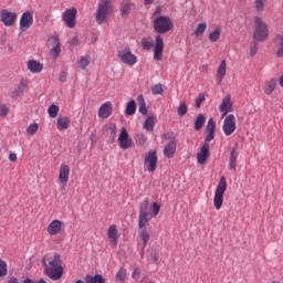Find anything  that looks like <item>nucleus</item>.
Listing matches in <instances>:
<instances>
[{"label":"nucleus","instance_id":"f257e3e1","mask_svg":"<svg viewBox=\"0 0 283 283\" xmlns=\"http://www.w3.org/2000/svg\"><path fill=\"white\" fill-rule=\"evenodd\" d=\"M43 263L44 271L50 280L56 281L63 277V273H65V270L63 268V261H61L60 254H48L46 256H44Z\"/></svg>","mask_w":283,"mask_h":283},{"label":"nucleus","instance_id":"f03ea898","mask_svg":"<svg viewBox=\"0 0 283 283\" xmlns=\"http://www.w3.org/2000/svg\"><path fill=\"white\" fill-rule=\"evenodd\" d=\"M206 132L208 133L205 138L206 143L202 144L197 154V163L199 165H207V160H209V156H211V153L209 151V143L216 138V120H213V118L208 120Z\"/></svg>","mask_w":283,"mask_h":283},{"label":"nucleus","instance_id":"7ed1b4c3","mask_svg":"<svg viewBox=\"0 0 283 283\" xmlns=\"http://www.w3.org/2000/svg\"><path fill=\"white\" fill-rule=\"evenodd\" d=\"M114 12L112 0H99L95 12V21L97 25H105L109 21V17Z\"/></svg>","mask_w":283,"mask_h":283},{"label":"nucleus","instance_id":"20e7f679","mask_svg":"<svg viewBox=\"0 0 283 283\" xmlns=\"http://www.w3.org/2000/svg\"><path fill=\"white\" fill-rule=\"evenodd\" d=\"M253 41L264 43L269 40V24L260 15L254 17V31L252 34Z\"/></svg>","mask_w":283,"mask_h":283},{"label":"nucleus","instance_id":"39448f33","mask_svg":"<svg viewBox=\"0 0 283 283\" xmlns=\"http://www.w3.org/2000/svg\"><path fill=\"white\" fill-rule=\"evenodd\" d=\"M153 28L157 34H167L174 30V21L168 15L157 17L153 20Z\"/></svg>","mask_w":283,"mask_h":283},{"label":"nucleus","instance_id":"423d86ee","mask_svg":"<svg viewBox=\"0 0 283 283\" xmlns=\"http://www.w3.org/2000/svg\"><path fill=\"white\" fill-rule=\"evenodd\" d=\"M227 191V177L222 176L219 180L217 189L214 191L213 205L217 211L222 209V205L224 202V192Z\"/></svg>","mask_w":283,"mask_h":283},{"label":"nucleus","instance_id":"0eeeda50","mask_svg":"<svg viewBox=\"0 0 283 283\" xmlns=\"http://www.w3.org/2000/svg\"><path fill=\"white\" fill-rule=\"evenodd\" d=\"M117 56L124 65H128V67H134L138 63V56L132 53V49L125 48L117 51Z\"/></svg>","mask_w":283,"mask_h":283},{"label":"nucleus","instance_id":"6e6552de","mask_svg":"<svg viewBox=\"0 0 283 283\" xmlns=\"http://www.w3.org/2000/svg\"><path fill=\"white\" fill-rule=\"evenodd\" d=\"M144 167L149 171V174H154L158 167V155L156 150H150L146 154L144 159Z\"/></svg>","mask_w":283,"mask_h":283},{"label":"nucleus","instance_id":"1a4fd4ad","mask_svg":"<svg viewBox=\"0 0 283 283\" xmlns=\"http://www.w3.org/2000/svg\"><path fill=\"white\" fill-rule=\"evenodd\" d=\"M235 129H238V126L235 125V115L230 114L226 116L222 125L224 136H231Z\"/></svg>","mask_w":283,"mask_h":283},{"label":"nucleus","instance_id":"9d476101","mask_svg":"<svg viewBox=\"0 0 283 283\" xmlns=\"http://www.w3.org/2000/svg\"><path fill=\"white\" fill-rule=\"evenodd\" d=\"M33 24H34V12L27 11L22 13L20 18L21 32H25L27 30H30V28H32Z\"/></svg>","mask_w":283,"mask_h":283},{"label":"nucleus","instance_id":"9b49d317","mask_svg":"<svg viewBox=\"0 0 283 283\" xmlns=\"http://www.w3.org/2000/svg\"><path fill=\"white\" fill-rule=\"evenodd\" d=\"M76 8H71L62 13V21L67 28H76Z\"/></svg>","mask_w":283,"mask_h":283},{"label":"nucleus","instance_id":"f8f14e48","mask_svg":"<svg viewBox=\"0 0 283 283\" xmlns=\"http://www.w3.org/2000/svg\"><path fill=\"white\" fill-rule=\"evenodd\" d=\"M165 50V40L161 35H156L155 38V46H154V59L155 61L163 60V52Z\"/></svg>","mask_w":283,"mask_h":283},{"label":"nucleus","instance_id":"ddd939ff","mask_svg":"<svg viewBox=\"0 0 283 283\" xmlns=\"http://www.w3.org/2000/svg\"><path fill=\"white\" fill-rule=\"evenodd\" d=\"M118 143L120 149H129L134 142L129 138V133H127V128L123 127L118 137Z\"/></svg>","mask_w":283,"mask_h":283},{"label":"nucleus","instance_id":"4468645a","mask_svg":"<svg viewBox=\"0 0 283 283\" xmlns=\"http://www.w3.org/2000/svg\"><path fill=\"white\" fill-rule=\"evenodd\" d=\"M1 21L7 28H12L17 22V12H10L6 9L1 11Z\"/></svg>","mask_w":283,"mask_h":283},{"label":"nucleus","instance_id":"2eb2a0df","mask_svg":"<svg viewBox=\"0 0 283 283\" xmlns=\"http://www.w3.org/2000/svg\"><path fill=\"white\" fill-rule=\"evenodd\" d=\"M57 180L60 185H67V182H70V166L67 164L60 166Z\"/></svg>","mask_w":283,"mask_h":283},{"label":"nucleus","instance_id":"dca6fc26","mask_svg":"<svg viewBox=\"0 0 283 283\" xmlns=\"http://www.w3.org/2000/svg\"><path fill=\"white\" fill-rule=\"evenodd\" d=\"M63 229V221L55 219L46 228L49 235H59Z\"/></svg>","mask_w":283,"mask_h":283},{"label":"nucleus","instance_id":"f3484780","mask_svg":"<svg viewBox=\"0 0 283 283\" xmlns=\"http://www.w3.org/2000/svg\"><path fill=\"white\" fill-rule=\"evenodd\" d=\"M233 109V104L231 103V96L227 95L222 102L221 105L219 106V112H221L222 118L229 114V112H232Z\"/></svg>","mask_w":283,"mask_h":283},{"label":"nucleus","instance_id":"a211bd4d","mask_svg":"<svg viewBox=\"0 0 283 283\" xmlns=\"http://www.w3.org/2000/svg\"><path fill=\"white\" fill-rule=\"evenodd\" d=\"M113 106L112 102H106L104 103L99 108H98V117L99 118H109L112 116L113 112Z\"/></svg>","mask_w":283,"mask_h":283},{"label":"nucleus","instance_id":"6ab92c4d","mask_svg":"<svg viewBox=\"0 0 283 283\" xmlns=\"http://www.w3.org/2000/svg\"><path fill=\"white\" fill-rule=\"evenodd\" d=\"M27 67L32 74H41V72H43V64L36 60H29L27 62Z\"/></svg>","mask_w":283,"mask_h":283},{"label":"nucleus","instance_id":"aec40b11","mask_svg":"<svg viewBox=\"0 0 283 283\" xmlns=\"http://www.w3.org/2000/svg\"><path fill=\"white\" fill-rule=\"evenodd\" d=\"M107 238L111 240L112 247H116V244H118V228L116 224L109 226Z\"/></svg>","mask_w":283,"mask_h":283},{"label":"nucleus","instance_id":"412c9836","mask_svg":"<svg viewBox=\"0 0 283 283\" xmlns=\"http://www.w3.org/2000/svg\"><path fill=\"white\" fill-rule=\"evenodd\" d=\"M227 76V60H222L219 67L217 69V83L222 84V78Z\"/></svg>","mask_w":283,"mask_h":283},{"label":"nucleus","instance_id":"4be33fe9","mask_svg":"<svg viewBox=\"0 0 283 283\" xmlns=\"http://www.w3.org/2000/svg\"><path fill=\"white\" fill-rule=\"evenodd\" d=\"M276 87H277L276 78H271V80L266 81L263 86L264 94H266V96H271V94H273V92H275Z\"/></svg>","mask_w":283,"mask_h":283},{"label":"nucleus","instance_id":"5701e85b","mask_svg":"<svg viewBox=\"0 0 283 283\" xmlns=\"http://www.w3.org/2000/svg\"><path fill=\"white\" fill-rule=\"evenodd\" d=\"M150 220H151V216H149V212H139V219H138L139 229L147 228V224H149Z\"/></svg>","mask_w":283,"mask_h":283},{"label":"nucleus","instance_id":"b1692460","mask_svg":"<svg viewBox=\"0 0 283 283\" xmlns=\"http://www.w3.org/2000/svg\"><path fill=\"white\" fill-rule=\"evenodd\" d=\"M238 167V151L235 148L231 149L230 158H229V169L231 171H235V168Z\"/></svg>","mask_w":283,"mask_h":283},{"label":"nucleus","instance_id":"393cba45","mask_svg":"<svg viewBox=\"0 0 283 283\" xmlns=\"http://www.w3.org/2000/svg\"><path fill=\"white\" fill-rule=\"evenodd\" d=\"M56 127L59 132H63L70 127V118L65 116L57 117Z\"/></svg>","mask_w":283,"mask_h":283},{"label":"nucleus","instance_id":"a878e982","mask_svg":"<svg viewBox=\"0 0 283 283\" xmlns=\"http://www.w3.org/2000/svg\"><path fill=\"white\" fill-rule=\"evenodd\" d=\"M139 238L143 241L144 249L147 248V242L151 239V234L149 233V230L147 228H139L138 230Z\"/></svg>","mask_w":283,"mask_h":283},{"label":"nucleus","instance_id":"bb28decb","mask_svg":"<svg viewBox=\"0 0 283 283\" xmlns=\"http://www.w3.org/2000/svg\"><path fill=\"white\" fill-rule=\"evenodd\" d=\"M135 4L132 3V1L126 0L122 3L120 7V14L122 17H127L129 14V12H132V10H134Z\"/></svg>","mask_w":283,"mask_h":283},{"label":"nucleus","instance_id":"cd10ccee","mask_svg":"<svg viewBox=\"0 0 283 283\" xmlns=\"http://www.w3.org/2000/svg\"><path fill=\"white\" fill-rule=\"evenodd\" d=\"M174 154H176V142H170L164 148V156L166 158H174Z\"/></svg>","mask_w":283,"mask_h":283},{"label":"nucleus","instance_id":"c85d7f7f","mask_svg":"<svg viewBox=\"0 0 283 283\" xmlns=\"http://www.w3.org/2000/svg\"><path fill=\"white\" fill-rule=\"evenodd\" d=\"M53 41H54V46L51 50V56H53V59H59L61 54V42H59V38H53Z\"/></svg>","mask_w":283,"mask_h":283},{"label":"nucleus","instance_id":"c756f323","mask_svg":"<svg viewBox=\"0 0 283 283\" xmlns=\"http://www.w3.org/2000/svg\"><path fill=\"white\" fill-rule=\"evenodd\" d=\"M92 57L90 55H84L77 61V67L80 70H86L90 66Z\"/></svg>","mask_w":283,"mask_h":283},{"label":"nucleus","instance_id":"7c9ffc66","mask_svg":"<svg viewBox=\"0 0 283 283\" xmlns=\"http://www.w3.org/2000/svg\"><path fill=\"white\" fill-rule=\"evenodd\" d=\"M155 125H156V117L148 116L144 123V129H146V132H154Z\"/></svg>","mask_w":283,"mask_h":283},{"label":"nucleus","instance_id":"2f4dec72","mask_svg":"<svg viewBox=\"0 0 283 283\" xmlns=\"http://www.w3.org/2000/svg\"><path fill=\"white\" fill-rule=\"evenodd\" d=\"M134 114H136V101L130 99L126 105L125 115L134 116Z\"/></svg>","mask_w":283,"mask_h":283},{"label":"nucleus","instance_id":"473e14b6","mask_svg":"<svg viewBox=\"0 0 283 283\" xmlns=\"http://www.w3.org/2000/svg\"><path fill=\"white\" fill-rule=\"evenodd\" d=\"M84 280L85 283H105V279L101 274H96L94 276L86 275Z\"/></svg>","mask_w":283,"mask_h":283},{"label":"nucleus","instance_id":"72a5a7b5","mask_svg":"<svg viewBox=\"0 0 283 283\" xmlns=\"http://www.w3.org/2000/svg\"><path fill=\"white\" fill-rule=\"evenodd\" d=\"M25 90H28V81L22 80L20 82V84L18 85L15 92L13 93V96H21V94H23V92H25Z\"/></svg>","mask_w":283,"mask_h":283},{"label":"nucleus","instance_id":"f704fd0d","mask_svg":"<svg viewBox=\"0 0 283 283\" xmlns=\"http://www.w3.org/2000/svg\"><path fill=\"white\" fill-rule=\"evenodd\" d=\"M137 103L139 105V114H147V104L145 103V97L143 95L137 96Z\"/></svg>","mask_w":283,"mask_h":283},{"label":"nucleus","instance_id":"c9c22d12","mask_svg":"<svg viewBox=\"0 0 283 283\" xmlns=\"http://www.w3.org/2000/svg\"><path fill=\"white\" fill-rule=\"evenodd\" d=\"M206 117L203 114H199L195 120V129L196 132H200L205 125Z\"/></svg>","mask_w":283,"mask_h":283},{"label":"nucleus","instance_id":"e433bc0d","mask_svg":"<svg viewBox=\"0 0 283 283\" xmlns=\"http://www.w3.org/2000/svg\"><path fill=\"white\" fill-rule=\"evenodd\" d=\"M268 0H254V10L255 12H264V8H266Z\"/></svg>","mask_w":283,"mask_h":283},{"label":"nucleus","instance_id":"4c0bfd02","mask_svg":"<svg viewBox=\"0 0 283 283\" xmlns=\"http://www.w3.org/2000/svg\"><path fill=\"white\" fill-rule=\"evenodd\" d=\"M205 32H207V24L206 22L199 23L197 25V28L195 29V35L198 36H202L205 34Z\"/></svg>","mask_w":283,"mask_h":283},{"label":"nucleus","instance_id":"58836bf2","mask_svg":"<svg viewBox=\"0 0 283 283\" xmlns=\"http://www.w3.org/2000/svg\"><path fill=\"white\" fill-rule=\"evenodd\" d=\"M127 277V270L125 268L119 269V271L115 275V280L117 282H124Z\"/></svg>","mask_w":283,"mask_h":283},{"label":"nucleus","instance_id":"ea45409f","mask_svg":"<svg viewBox=\"0 0 283 283\" xmlns=\"http://www.w3.org/2000/svg\"><path fill=\"white\" fill-rule=\"evenodd\" d=\"M59 106L52 104L49 108H48V114L50 116V118H56V116H59Z\"/></svg>","mask_w":283,"mask_h":283},{"label":"nucleus","instance_id":"a19ab883","mask_svg":"<svg viewBox=\"0 0 283 283\" xmlns=\"http://www.w3.org/2000/svg\"><path fill=\"white\" fill-rule=\"evenodd\" d=\"M6 275H8V264L0 259V277H6Z\"/></svg>","mask_w":283,"mask_h":283},{"label":"nucleus","instance_id":"79ce46f5","mask_svg":"<svg viewBox=\"0 0 283 283\" xmlns=\"http://www.w3.org/2000/svg\"><path fill=\"white\" fill-rule=\"evenodd\" d=\"M258 43H260V41H253V43L250 44V51H249V56H255V54H258Z\"/></svg>","mask_w":283,"mask_h":283},{"label":"nucleus","instance_id":"37998d69","mask_svg":"<svg viewBox=\"0 0 283 283\" xmlns=\"http://www.w3.org/2000/svg\"><path fill=\"white\" fill-rule=\"evenodd\" d=\"M149 211V199L146 198L140 205H139V213H147Z\"/></svg>","mask_w":283,"mask_h":283},{"label":"nucleus","instance_id":"c03bdc74","mask_svg":"<svg viewBox=\"0 0 283 283\" xmlns=\"http://www.w3.org/2000/svg\"><path fill=\"white\" fill-rule=\"evenodd\" d=\"M10 114V106L7 104H0V116L1 118H6Z\"/></svg>","mask_w":283,"mask_h":283},{"label":"nucleus","instance_id":"a18cd8bd","mask_svg":"<svg viewBox=\"0 0 283 283\" xmlns=\"http://www.w3.org/2000/svg\"><path fill=\"white\" fill-rule=\"evenodd\" d=\"M36 132H39V124H36V123L31 124L27 128V134H29V136H34V134H36Z\"/></svg>","mask_w":283,"mask_h":283},{"label":"nucleus","instance_id":"49530a36","mask_svg":"<svg viewBox=\"0 0 283 283\" xmlns=\"http://www.w3.org/2000/svg\"><path fill=\"white\" fill-rule=\"evenodd\" d=\"M142 48H143V50H150L151 48H154V42H151L147 38H143L142 39Z\"/></svg>","mask_w":283,"mask_h":283},{"label":"nucleus","instance_id":"de8ad7c7","mask_svg":"<svg viewBox=\"0 0 283 283\" xmlns=\"http://www.w3.org/2000/svg\"><path fill=\"white\" fill-rule=\"evenodd\" d=\"M188 112L187 103L182 102L180 103L179 107L177 108L178 116H185Z\"/></svg>","mask_w":283,"mask_h":283},{"label":"nucleus","instance_id":"09e8293b","mask_svg":"<svg viewBox=\"0 0 283 283\" xmlns=\"http://www.w3.org/2000/svg\"><path fill=\"white\" fill-rule=\"evenodd\" d=\"M218 39H220V31L219 29H216L213 32L209 34V41H211V43H216Z\"/></svg>","mask_w":283,"mask_h":283},{"label":"nucleus","instance_id":"8fccbe9b","mask_svg":"<svg viewBox=\"0 0 283 283\" xmlns=\"http://www.w3.org/2000/svg\"><path fill=\"white\" fill-rule=\"evenodd\" d=\"M136 143H138V145H145V143H147V136L143 133L137 134Z\"/></svg>","mask_w":283,"mask_h":283},{"label":"nucleus","instance_id":"3c124183","mask_svg":"<svg viewBox=\"0 0 283 283\" xmlns=\"http://www.w3.org/2000/svg\"><path fill=\"white\" fill-rule=\"evenodd\" d=\"M151 94H154V95L163 94V84H157V85L153 86Z\"/></svg>","mask_w":283,"mask_h":283},{"label":"nucleus","instance_id":"603ef678","mask_svg":"<svg viewBox=\"0 0 283 283\" xmlns=\"http://www.w3.org/2000/svg\"><path fill=\"white\" fill-rule=\"evenodd\" d=\"M150 258H151V260H153V262H154L155 264H158V260H160V256H159V254H158V251L153 250V251L150 252Z\"/></svg>","mask_w":283,"mask_h":283},{"label":"nucleus","instance_id":"864d4df0","mask_svg":"<svg viewBox=\"0 0 283 283\" xmlns=\"http://www.w3.org/2000/svg\"><path fill=\"white\" fill-rule=\"evenodd\" d=\"M158 17H165V15H163L161 7H157L153 13V19H158Z\"/></svg>","mask_w":283,"mask_h":283},{"label":"nucleus","instance_id":"5fc2aeb1","mask_svg":"<svg viewBox=\"0 0 283 283\" xmlns=\"http://www.w3.org/2000/svg\"><path fill=\"white\" fill-rule=\"evenodd\" d=\"M202 103H205V95H199L196 99V107L200 108L202 107Z\"/></svg>","mask_w":283,"mask_h":283},{"label":"nucleus","instance_id":"6e6d98bb","mask_svg":"<svg viewBox=\"0 0 283 283\" xmlns=\"http://www.w3.org/2000/svg\"><path fill=\"white\" fill-rule=\"evenodd\" d=\"M158 213H160V205H158V202H154L153 203V216H157Z\"/></svg>","mask_w":283,"mask_h":283},{"label":"nucleus","instance_id":"4d7b16f0","mask_svg":"<svg viewBox=\"0 0 283 283\" xmlns=\"http://www.w3.org/2000/svg\"><path fill=\"white\" fill-rule=\"evenodd\" d=\"M59 81H60L61 83H65V81H67V71H62V72L60 73Z\"/></svg>","mask_w":283,"mask_h":283},{"label":"nucleus","instance_id":"13d9d810","mask_svg":"<svg viewBox=\"0 0 283 283\" xmlns=\"http://www.w3.org/2000/svg\"><path fill=\"white\" fill-rule=\"evenodd\" d=\"M70 45H71V49L73 50V48H76V45H78V36L75 35L71 39L70 41Z\"/></svg>","mask_w":283,"mask_h":283},{"label":"nucleus","instance_id":"bf43d9fd","mask_svg":"<svg viewBox=\"0 0 283 283\" xmlns=\"http://www.w3.org/2000/svg\"><path fill=\"white\" fill-rule=\"evenodd\" d=\"M139 276H140V269L135 268L133 273H132V277H133V280H136Z\"/></svg>","mask_w":283,"mask_h":283},{"label":"nucleus","instance_id":"052dcab7","mask_svg":"<svg viewBox=\"0 0 283 283\" xmlns=\"http://www.w3.org/2000/svg\"><path fill=\"white\" fill-rule=\"evenodd\" d=\"M9 160H10L11 163H17V154L11 153V154L9 155Z\"/></svg>","mask_w":283,"mask_h":283},{"label":"nucleus","instance_id":"680f3d73","mask_svg":"<svg viewBox=\"0 0 283 283\" xmlns=\"http://www.w3.org/2000/svg\"><path fill=\"white\" fill-rule=\"evenodd\" d=\"M109 132H111V134H113V136H116V132H117L116 125H112L109 127Z\"/></svg>","mask_w":283,"mask_h":283},{"label":"nucleus","instance_id":"e2e57ef3","mask_svg":"<svg viewBox=\"0 0 283 283\" xmlns=\"http://www.w3.org/2000/svg\"><path fill=\"white\" fill-rule=\"evenodd\" d=\"M156 0H144V6H151Z\"/></svg>","mask_w":283,"mask_h":283},{"label":"nucleus","instance_id":"0e129e2a","mask_svg":"<svg viewBox=\"0 0 283 283\" xmlns=\"http://www.w3.org/2000/svg\"><path fill=\"white\" fill-rule=\"evenodd\" d=\"M279 84L281 85V87H283V74L279 78Z\"/></svg>","mask_w":283,"mask_h":283},{"label":"nucleus","instance_id":"69168bd1","mask_svg":"<svg viewBox=\"0 0 283 283\" xmlns=\"http://www.w3.org/2000/svg\"><path fill=\"white\" fill-rule=\"evenodd\" d=\"M75 283H84L82 280H77Z\"/></svg>","mask_w":283,"mask_h":283},{"label":"nucleus","instance_id":"338daca9","mask_svg":"<svg viewBox=\"0 0 283 283\" xmlns=\"http://www.w3.org/2000/svg\"><path fill=\"white\" fill-rule=\"evenodd\" d=\"M272 283H280V282H275V281H274V282H272Z\"/></svg>","mask_w":283,"mask_h":283}]
</instances>
